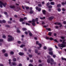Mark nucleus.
I'll list each match as a JSON object with an SVG mask.
<instances>
[{
  "label": "nucleus",
  "mask_w": 66,
  "mask_h": 66,
  "mask_svg": "<svg viewBox=\"0 0 66 66\" xmlns=\"http://www.w3.org/2000/svg\"><path fill=\"white\" fill-rule=\"evenodd\" d=\"M46 39H50V40H53V38L52 37H51L50 38H49L48 37H46Z\"/></svg>",
  "instance_id": "obj_7"
},
{
  "label": "nucleus",
  "mask_w": 66,
  "mask_h": 66,
  "mask_svg": "<svg viewBox=\"0 0 66 66\" xmlns=\"http://www.w3.org/2000/svg\"><path fill=\"white\" fill-rule=\"evenodd\" d=\"M48 8L51 9L52 7V6L51 5H50L48 6Z\"/></svg>",
  "instance_id": "obj_29"
},
{
  "label": "nucleus",
  "mask_w": 66,
  "mask_h": 66,
  "mask_svg": "<svg viewBox=\"0 0 66 66\" xmlns=\"http://www.w3.org/2000/svg\"><path fill=\"white\" fill-rule=\"evenodd\" d=\"M53 19V16H51L48 18V20L50 21Z\"/></svg>",
  "instance_id": "obj_8"
},
{
  "label": "nucleus",
  "mask_w": 66,
  "mask_h": 66,
  "mask_svg": "<svg viewBox=\"0 0 66 66\" xmlns=\"http://www.w3.org/2000/svg\"><path fill=\"white\" fill-rule=\"evenodd\" d=\"M10 8L11 9H15V6H10Z\"/></svg>",
  "instance_id": "obj_12"
},
{
  "label": "nucleus",
  "mask_w": 66,
  "mask_h": 66,
  "mask_svg": "<svg viewBox=\"0 0 66 66\" xmlns=\"http://www.w3.org/2000/svg\"><path fill=\"white\" fill-rule=\"evenodd\" d=\"M39 66H42V64H39Z\"/></svg>",
  "instance_id": "obj_64"
},
{
  "label": "nucleus",
  "mask_w": 66,
  "mask_h": 66,
  "mask_svg": "<svg viewBox=\"0 0 66 66\" xmlns=\"http://www.w3.org/2000/svg\"><path fill=\"white\" fill-rule=\"evenodd\" d=\"M30 62H31V63H32V62H33V60H30Z\"/></svg>",
  "instance_id": "obj_59"
},
{
  "label": "nucleus",
  "mask_w": 66,
  "mask_h": 66,
  "mask_svg": "<svg viewBox=\"0 0 66 66\" xmlns=\"http://www.w3.org/2000/svg\"><path fill=\"white\" fill-rule=\"evenodd\" d=\"M32 23H35V19H32Z\"/></svg>",
  "instance_id": "obj_25"
},
{
  "label": "nucleus",
  "mask_w": 66,
  "mask_h": 66,
  "mask_svg": "<svg viewBox=\"0 0 66 66\" xmlns=\"http://www.w3.org/2000/svg\"><path fill=\"white\" fill-rule=\"evenodd\" d=\"M50 4L51 5H54V3L53 2H51Z\"/></svg>",
  "instance_id": "obj_17"
},
{
  "label": "nucleus",
  "mask_w": 66,
  "mask_h": 66,
  "mask_svg": "<svg viewBox=\"0 0 66 66\" xmlns=\"http://www.w3.org/2000/svg\"><path fill=\"white\" fill-rule=\"evenodd\" d=\"M13 61H14L15 62L16 61V59L15 58H14L13 59Z\"/></svg>",
  "instance_id": "obj_33"
},
{
  "label": "nucleus",
  "mask_w": 66,
  "mask_h": 66,
  "mask_svg": "<svg viewBox=\"0 0 66 66\" xmlns=\"http://www.w3.org/2000/svg\"><path fill=\"white\" fill-rule=\"evenodd\" d=\"M61 39H65V37L62 36L61 37Z\"/></svg>",
  "instance_id": "obj_38"
},
{
  "label": "nucleus",
  "mask_w": 66,
  "mask_h": 66,
  "mask_svg": "<svg viewBox=\"0 0 66 66\" xmlns=\"http://www.w3.org/2000/svg\"><path fill=\"white\" fill-rule=\"evenodd\" d=\"M47 30H48V31H51V29L50 28H47Z\"/></svg>",
  "instance_id": "obj_49"
},
{
  "label": "nucleus",
  "mask_w": 66,
  "mask_h": 66,
  "mask_svg": "<svg viewBox=\"0 0 66 66\" xmlns=\"http://www.w3.org/2000/svg\"><path fill=\"white\" fill-rule=\"evenodd\" d=\"M26 25H28V26L30 25V24L27 23H26Z\"/></svg>",
  "instance_id": "obj_55"
},
{
  "label": "nucleus",
  "mask_w": 66,
  "mask_h": 66,
  "mask_svg": "<svg viewBox=\"0 0 66 66\" xmlns=\"http://www.w3.org/2000/svg\"><path fill=\"white\" fill-rule=\"evenodd\" d=\"M22 30L23 31H27V29L26 28H22Z\"/></svg>",
  "instance_id": "obj_22"
},
{
  "label": "nucleus",
  "mask_w": 66,
  "mask_h": 66,
  "mask_svg": "<svg viewBox=\"0 0 66 66\" xmlns=\"http://www.w3.org/2000/svg\"><path fill=\"white\" fill-rule=\"evenodd\" d=\"M63 23L64 24H65L66 23V22L65 21H63Z\"/></svg>",
  "instance_id": "obj_63"
},
{
  "label": "nucleus",
  "mask_w": 66,
  "mask_h": 66,
  "mask_svg": "<svg viewBox=\"0 0 66 66\" xmlns=\"http://www.w3.org/2000/svg\"><path fill=\"white\" fill-rule=\"evenodd\" d=\"M34 13V11L33 10H30V14H33Z\"/></svg>",
  "instance_id": "obj_19"
},
{
  "label": "nucleus",
  "mask_w": 66,
  "mask_h": 66,
  "mask_svg": "<svg viewBox=\"0 0 66 66\" xmlns=\"http://www.w3.org/2000/svg\"><path fill=\"white\" fill-rule=\"evenodd\" d=\"M41 8H40L38 9V12H40L41 11Z\"/></svg>",
  "instance_id": "obj_34"
},
{
  "label": "nucleus",
  "mask_w": 66,
  "mask_h": 66,
  "mask_svg": "<svg viewBox=\"0 0 66 66\" xmlns=\"http://www.w3.org/2000/svg\"><path fill=\"white\" fill-rule=\"evenodd\" d=\"M35 21H38V18H36L35 19Z\"/></svg>",
  "instance_id": "obj_43"
},
{
  "label": "nucleus",
  "mask_w": 66,
  "mask_h": 66,
  "mask_svg": "<svg viewBox=\"0 0 66 66\" xmlns=\"http://www.w3.org/2000/svg\"><path fill=\"white\" fill-rule=\"evenodd\" d=\"M29 57H32L33 55H29Z\"/></svg>",
  "instance_id": "obj_30"
},
{
  "label": "nucleus",
  "mask_w": 66,
  "mask_h": 66,
  "mask_svg": "<svg viewBox=\"0 0 66 66\" xmlns=\"http://www.w3.org/2000/svg\"><path fill=\"white\" fill-rule=\"evenodd\" d=\"M62 5H65V3L64 2H62L61 3Z\"/></svg>",
  "instance_id": "obj_44"
},
{
  "label": "nucleus",
  "mask_w": 66,
  "mask_h": 66,
  "mask_svg": "<svg viewBox=\"0 0 66 66\" xmlns=\"http://www.w3.org/2000/svg\"><path fill=\"white\" fill-rule=\"evenodd\" d=\"M29 66H33V65L32 64H29Z\"/></svg>",
  "instance_id": "obj_48"
},
{
  "label": "nucleus",
  "mask_w": 66,
  "mask_h": 66,
  "mask_svg": "<svg viewBox=\"0 0 66 66\" xmlns=\"http://www.w3.org/2000/svg\"><path fill=\"white\" fill-rule=\"evenodd\" d=\"M3 52V53H5V50H3V51H2Z\"/></svg>",
  "instance_id": "obj_45"
},
{
  "label": "nucleus",
  "mask_w": 66,
  "mask_h": 66,
  "mask_svg": "<svg viewBox=\"0 0 66 66\" xmlns=\"http://www.w3.org/2000/svg\"><path fill=\"white\" fill-rule=\"evenodd\" d=\"M22 6L23 9V10H24V6Z\"/></svg>",
  "instance_id": "obj_56"
},
{
  "label": "nucleus",
  "mask_w": 66,
  "mask_h": 66,
  "mask_svg": "<svg viewBox=\"0 0 66 66\" xmlns=\"http://www.w3.org/2000/svg\"><path fill=\"white\" fill-rule=\"evenodd\" d=\"M31 24H32L33 26H35V23H32Z\"/></svg>",
  "instance_id": "obj_28"
},
{
  "label": "nucleus",
  "mask_w": 66,
  "mask_h": 66,
  "mask_svg": "<svg viewBox=\"0 0 66 66\" xmlns=\"http://www.w3.org/2000/svg\"><path fill=\"white\" fill-rule=\"evenodd\" d=\"M36 10H38V9H39V8H38V7H36Z\"/></svg>",
  "instance_id": "obj_40"
},
{
  "label": "nucleus",
  "mask_w": 66,
  "mask_h": 66,
  "mask_svg": "<svg viewBox=\"0 0 66 66\" xmlns=\"http://www.w3.org/2000/svg\"><path fill=\"white\" fill-rule=\"evenodd\" d=\"M57 11L58 12H61V9L60 8H58L57 9Z\"/></svg>",
  "instance_id": "obj_23"
},
{
  "label": "nucleus",
  "mask_w": 66,
  "mask_h": 66,
  "mask_svg": "<svg viewBox=\"0 0 66 66\" xmlns=\"http://www.w3.org/2000/svg\"><path fill=\"white\" fill-rule=\"evenodd\" d=\"M49 4H50V3L48 2V3H47L46 4V6H48V5H49Z\"/></svg>",
  "instance_id": "obj_36"
},
{
  "label": "nucleus",
  "mask_w": 66,
  "mask_h": 66,
  "mask_svg": "<svg viewBox=\"0 0 66 66\" xmlns=\"http://www.w3.org/2000/svg\"><path fill=\"white\" fill-rule=\"evenodd\" d=\"M23 20H24L23 18H21L20 19V22H22Z\"/></svg>",
  "instance_id": "obj_15"
},
{
  "label": "nucleus",
  "mask_w": 66,
  "mask_h": 66,
  "mask_svg": "<svg viewBox=\"0 0 66 66\" xmlns=\"http://www.w3.org/2000/svg\"><path fill=\"white\" fill-rule=\"evenodd\" d=\"M48 50H49V51H52V48H50L48 49Z\"/></svg>",
  "instance_id": "obj_35"
},
{
  "label": "nucleus",
  "mask_w": 66,
  "mask_h": 66,
  "mask_svg": "<svg viewBox=\"0 0 66 66\" xmlns=\"http://www.w3.org/2000/svg\"><path fill=\"white\" fill-rule=\"evenodd\" d=\"M19 66H22V64L21 63H19Z\"/></svg>",
  "instance_id": "obj_62"
},
{
  "label": "nucleus",
  "mask_w": 66,
  "mask_h": 66,
  "mask_svg": "<svg viewBox=\"0 0 66 66\" xmlns=\"http://www.w3.org/2000/svg\"><path fill=\"white\" fill-rule=\"evenodd\" d=\"M18 44H20V43H21V42H20V41H18Z\"/></svg>",
  "instance_id": "obj_61"
},
{
  "label": "nucleus",
  "mask_w": 66,
  "mask_h": 66,
  "mask_svg": "<svg viewBox=\"0 0 66 66\" xmlns=\"http://www.w3.org/2000/svg\"><path fill=\"white\" fill-rule=\"evenodd\" d=\"M51 34H52V33L51 32H49L48 34V35L51 36Z\"/></svg>",
  "instance_id": "obj_24"
},
{
  "label": "nucleus",
  "mask_w": 66,
  "mask_h": 66,
  "mask_svg": "<svg viewBox=\"0 0 66 66\" xmlns=\"http://www.w3.org/2000/svg\"><path fill=\"white\" fill-rule=\"evenodd\" d=\"M54 40V41H55V42H57V43L58 42V41H57V40L56 39Z\"/></svg>",
  "instance_id": "obj_50"
},
{
  "label": "nucleus",
  "mask_w": 66,
  "mask_h": 66,
  "mask_svg": "<svg viewBox=\"0 0 66 66\" xmlns=\"http://www.w3.org/2000/svg\"><path fill=\"white\" fill-rule=\"evenodd\" d=\"M6 27H7V28H10V26L8 25H6Z\"/></svg>",
  "instance_id": "obj_53"
},
{
  "label": "nucleus",
  "mask_w": 66,
  "mask_h": 66,
  "mask_svg": "<svg viewBox=\"0 0 66 66\" xmlns=\"http://www.w3.org/2000/svg\"><path fill=\"white\" fill-rule=\"evenodd\" d=\"M62 10L63 11H65V9L63 8H62Z\"/></svg>",
  "instance_id": "obj_58"
},
{
  "label": "nucleus",
  "mask_w": 66,
  "mask_h": 66,
  "mask_svg": "<svg viewBox=\"0 0 66 66\" xmlns=\"http://www.w3.org/2000/svg\"><path fill=\"white\" fill-rule=\"evenodd\" d=\"M2 38H3L5 39L6 38V36H5V35H3V36L2 37Z\"/></svg>",
  "instance_id": "obj_32"
},
{
  "label": "nucleus",
  "mask_w": 66,
  "mask_h": 66,
  "mask_svg": "<svg viewBox=\"0 0 66 66\" xmlns=\"http://www.w3.org/2000/svg\"><path fill=\"white\" fill-rule=\"evenodd\" d=\"M19 55H24V53H23L20 52L19 53Z\"/></svg>",
  "instance_id": "obj_13"
},
{
  "label": "nucleus",
  "mask_w": 66,
  "mask_h": 66,
  "mask_svg": "<svg viewBox=\"0 0 66 66\" xmlns=\"http://www.w3.org/2000/svg\"><path fill=\"white\" fill-rule=\"evenodd\" d=\"M10 54H14V52H10Z\"/></svg>",
  "instance_id": "obj_41"
},
{
  "label": "nucleus",
  "mask_w": 66,
  "mask_h": 66,
  "mask_svg": "<svg viewBox=\"0 0 66 66\" xmlns=\"http://www.w3.org/2000/svg\"><path fill=\"white\" fill-rule=\"evenodd\" d=\"M2 22L3 23H5V22H6V21L4 20H2Z\"/></svg>",
  "instance_id": "obj_39"
},
{
  "label": "nucleus",
  "mask_w": 66,
  "mask_h": 66,
  "mask_svg": "<svg viewBox=\"0 0 66 66\" xmlns=\"http://www.w3.org/2000/svg\"><path fill=\"white\" fill-rule=\"evenodd\" d=\"M25 33L27 35L28 33V32L27 31H26L25 32Z\"/></svg>",
  "instance_id": "obj_52"
},
{
  "label": "nucleus",
  "mask_w": 66,
  "mask_h": 66,
  "mask_svg": "<svg viewBox=\"0 0 66 66\" xmlns=\"http://www.w3.org/2000/svg\"><path fill=\"white\" fill-rule=\"evenodd\" d=\"M17 32L18 33H20V31L19 30V28H17Z\"/></svg>",
  "instance_id": "obj_16"
},
{
  "label": "nucleus",
  "mask_w": 66,
  "mask_h": 66,
  "mask_svg": "<svg viewBox=\"0 0 66 66\" xmlns=\"http://www.w3.org/2000/svg\"><path fill=\"white\" fill-rule=\"evenodd\" d=\"M24 46H25V45L23 44L21 45V46H20V47H21V48H23V47H24Z\"/></svg>",
  "instance_id": "obj_20"
},
{
  "label": "nucleus",
  "mask_w": 66,
  "mask_h": 66,
  "mask_svg": "<svg viewBox=\"0 0 66 66\" xmlns=\"http://www.w3.org/2000/svg\"><path fill=\"white\" fill-rule=\"evenodd\" d=\"M54 24H58V25H60V24H61V23H58V22L55 23Z\"/></svg>",
  "instance_id": "obj_14"
},
{
  "label": "nucleus",
  "mask_w": 66,
  "mask_h": 66,
  "mask_svg": "<svg viewBox=\"0 0 66 66\" xmlns=\"http://www.w3.org/2000/svg\"><path fill=\"white\" fill-rule=\"evenodd\" d=\"M28 32L29 33V35L30 36H32V34L31 33L30 31H28Z\"/></svg>",
  "instance_id": "obj_11"
},
{
  "label": "nucleus",
  "mask_w": 66,
  "mask_h": 66,
  "mask_svg": "<svg viewBox=\"0 0 66 66\" xmlns=\"http://www.w3.org/2000/svg\"><path fill=\"white\" fill-rule=\"evenodd\" d=\"M62 60L63 61H66V59L64 57H62L61 58Z\"/></svg>",
  "instance_id": "obj_18"
},
{
  "label": "nucleus",
  "mask_w": 66,
  "mask_h": 66,
  "mask_svg": "<svg viewBox=\"0 0 66 66\" xmlns=\"http://www.w3.org/2000/svg\"><path fill=\"white\" fill-rule=\"evenodd\" d=\"M0 7H1V8H2V7H3V6H2V5H3L4 7H5L7 4L6 3H3V2L1 1H0Z\"/></svg>",
  "instance_id": "obj_2"
},
{
  "label": "nucleus",
  "mask_w": 66,
  "mask_h": 66,
  "mask_svg": "<svg viewBox=\"0 0 66 66\" xmlns=\"http://www.w3.org/2000/svg\"><path fill=\"white\" fill-rule=\"evenodd\" d=\"M8 37H9L8 39V42H11V41H12V40H14V38H13L12 36L10 35H9L8 36Z\"/></svg>",
  "instance_id": "obj_3"
},
{
  "label": "nucleus",
  "mask_w": 66,
  "mask_h": 66,
  "mask_svg": "<svg viewBox=\"0 0 66 66\" xmlns=\"http://www.w3.org/2000/svg\"><path fill=\"white\" fill-rule=\"evenodd\" d=\"M9 64L10 66H16L17 65V63L15 62H13L12 63H11V62H9Z\"/></svg>",
  "instance_id": "obj_5"
},
{
  "label": "nucleus",
  "mask_w": 66,
  "mask_h": 66,
  "mask_svg": "<svg viewBox=\"0 0 66 66\" xmlns=\"http://www.w3.org/2000/svg\"><path fill=\"white\" fill-rule=\"evenodd\" d=\"M53 62L54 60L52 58H50L48 59L47 60V62L48 63H50V62Z\"/></svg>",
  "instance_id": "obj_4"
},
{
  "label": "nucleus",
  "mask_w": 66,
  "mask_h": 66,
  "mask_svg": "<svg viewBox=\"0 0 66 66\" xmlns=\"http://www.w3.org/2000/svg\"><path fill=\"white\" fill-rule=\"evenodd\" d=\"M4 13L5 15H7V13L6 12H4Z\"/></svg>",
  "instance_id": "obj_47"
},
{
  "label": "nucleus",
  "mask_w": 66,
  "mask_h": 66,
  "mask_svg": "<svg viewBox=\"0 0 66 66\" xmlns=\"http://www.w3.org/2000/svg\"><path fill=\"white\" fill-rule=\"evenodd\" d=\"M66 40H64L62 42V44H58L59 47H60L61 48H64V47H65L66 46V45H65V44H66V42L65 43L64 41Z\"/></svg>",
  "instance_id": "obj_1"
},
{
  "label": "nucleus",
  "mask_w": 66,
  "mask_h": 66,
  "mask_svg": "<svg viewBox=\"0 0 66 66\" xmlns=\"http://www.w3.org/2000/svg\"><path fill=\"white\" fill-rule=\"evenodd\" d=\"M37 53L38 54V55H40V54H41L40 52H39V53H38H38Z\"/></svg>",
  "instance_id": "obj_60"
},
{
  "label": "nucleus",
  "mask_w": 66,
  "mask_h": 66,
  "mask_svg": "<svg viewBox=\"0 0 66 66\" xmlns=\"http://www.w3.org/2000/svg\"><path fill=\"white\" fill-rule=\"evenodd\" d=\"M4 55L5 56H7V55H8L7 54L5 53L4 54Z\"/></svg>",
  "instance_id": "obj_42"
},
{
  "label": "nucleus",
  "mask_w": 66,
  "mask_h": 66,
  "mask_svg": "<svg viewBox=\"0 0 66 66\" xmlns=\"http://www.w3.org/2000/svg\"><path fill=\"white\" fill-rule=\"evenodd\" d=\"M38 6L39 7H40L42 6V5L40 4H38Z\"/></svg>",
  "instance_id": "obj_31"
},
{
  "label": "nucleus",
  "mask_w": 66,
  "mask_h": 66,
  "mask_svg": "<svg viewBox=\"0 0 66 66\" xmlns=\"http://www.w3.org/2000/svg\"><path fill=\"white\" fill-rule=\"evenodd\" d=\"M43 48L45 50H46V49H47V47L44 46L43 47Z\"/></svg>",
  "instance_id": "obj_37"
},
{
  "label": "nucleus",
  "mask_w": 66,
  "mask_h": 66,
  "mask_svg": "<svg viewBox=\"0 0 66 66\" xmlns=\"http://www.w3.org/2000/svg\"><path fill=\"white\" fill-rule=\"evenodd\" d=\"M53 57L54 58H55V57H56V55H53Z\"/></svg>",
  "instance_id": "obj_46"
},
{
  "label": "nucleus",
  "mask_w": 66,
  "mask_h": 66,
  "mask_svg": "<svg viewBox=\"0 0 66 66\" xmlns=\"http://www.w3.org/2000/svg\"><path fill=\"white\" fill-rule=\"evenodd\" d=\"M25 7H26V10H28V9H29V7L28 6L26 7V6H25Z\"/></svg>",
  "instance_id": "obj_27"
},
{
  "label": "nucleus",
  "mask_w": 66,
  "mask_h": 66,
  "mask_svg": "<svg viewBox=\"0 0 66 66\" xmlns=\"http://www.w3.org/2000/svg\"><path fill=\"white\" fill-rule=\"evenodd\" d=\"M55 27L56 29H58V28H59V27L58 26H55Z\"/></svg>",
  "instance_id": "obj_54"
},
{
  "label": "nucleus",
  "mask_w": 66,
  "mask_h": 66,
  "mask_svg": "<svg viewBox=\"0 0 66 66\" xmlns=\"http://www.w3.org/2000/svg\"><path fill=\"white\" fill-rule=\"evenodd\" d=\"M33 9V8L32 7H30V11H32Z\"/></svg>",
  "instance_id": "obj_51"
},
{
  "label": "nucleus",
  "mask_w": 66,
  "mask_h": 66,
  "mask_svg": "<svg viewBox=\"0 0 66 66\" xmlns=\"http://www.w3.org/2000/svg\"><path fill=\"white\" fill-rule=\"evenodd\" d=\"M42 12H43V13L44 15H46V10H42Z\"/></svg>",
  "instance_id": "obj_9"
},
{
  "label": "nucleus",
  "mask_w": 66,
  "mask_h": 66,
  "mask_svg": "<svg viewBox=\"0 0 66 66\" xmlns=\"http://www.w3.org/2000/svg\"><path fill=\"white\" fill-rule=\"evenodd\" d=\"M49 54H50L51 55H53V52L52 51H51V52H49Z\"/></svg>",
  "instance_id": "obj_10"
},
{
  "label": "nucleus",
  "mask_w": 66,
  "mask_h": 66,
  "mask_svg": "<svg viewBox=\"0 0 66 66\" xmlns=\"http://www.w3.org/2000/svg\"><path fill=\"white\" fill-rule=\"evenodd\" d=\"M57 7H60L61 6V5L60 4H58L57 5Z\"/></svg>",
  "instance_id": "obj_21"
},
{
  "label": "nucleus",
  "mask_w": 66,
  "mask_h": 66,
  "mask_svg": "<svg viewBox=\"0 0 66 66\" xmlns=\"http://www.w3.org/2000/svg\"><path fill=\"white\" fill-rule=\"evenodd\" d=\"M36 44H37V45H38V46H39V47H38V49H39V48L42 47V44H40V43H38V41H36Z\"/></svg>",
  "instance_id": "obj_6"
},
{
  "label": "nucleus",
  "mask_w": 66,
  "mask_h": 66,
  "mask_svg": "<svg viewBox=\"0 0 66 66\" xmlns=\"http://www.w3.org/2000/svg\"><path fill=\"white\" fill-rule=\"evenodd\" d=\"M3 42V39H0V42Z\"/></svg>",
  "instance_id": "obj_57"
},
{
  "label": "nucleus",
  "mask_w": 66,
  "mask_h": 66,
  "mask_svg": "<svg viewBox=\"0 0 66 66\" xmlns=\"http://www.w3.org/2000/svg\"><path fill=\"white\" fill-rule=\"evenodd\" d=\"M35 52L36 53H38V51L37 50H35Z\"/></svg>",
  "instance_id": "obj_26"
}]
</instances>
